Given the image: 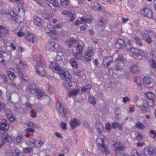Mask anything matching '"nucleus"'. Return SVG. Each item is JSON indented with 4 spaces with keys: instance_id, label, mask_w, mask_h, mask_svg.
I'll return each instance as SVG.
<instances>
[{
    "instance_id": "obj_1",
    "label": "nucleus",
    "mask_w": 156,
    "mask_h": 156,
    "mask_svg": "<svg viewBox=\"0 0 156 156\" xmlns=\"http://www.w3.org/2000/svg\"><path fill=\"white\" fill-rule=\"evenodd\" d=\"M106 140L105 136L102 135H99L96 140V142L99 148L101 149L103 153L105 154L109 153V150L105 142Z\"/></svg>"
},
{
    "instance_id": "obj_2",
    "label": "nucleus",
    "mask_w": 156,
    "mask_h": 156,
    "mask_svg": "<svg viewBox=\"0 0 156 156\" xmlns=\"http://www.w3.org/2000/svg\"><path fill=\"white\" fill-rule=\"evenodd\" d=\"M37 58V60L35 61L37 64L35 66L36 72L37 75L40 76H45L46 74V72L44 68V65L40 61V59L39 57Z\"/></svg>"
},
{
    "instance_id": "obj_3",
    "label": "nucleus",
    "mask_w": 156,
    "mask_h": 156,
    "mask_svg": "<svg viewBox=\"0 0 156 156\" xmlns=\"http://www.w3.org/2000/svg\"><path fill=\"white\" fill-rule=\"evenodd\" d=\"M84 45L82 42H79L76 47V52H73L74 57L78 60H81L82 58V52Z\"/></svg>"
},
{
    "instance_id": "obj_4",
    "label": "nucleus",
    "mask_w": 156,
    "mask_h": 156,
    "mask_svg": "<svg viewBox=\"0 0 156 156\" xmlns=\"http://www.w3.org/2000/svg\"><path fill=\"white\" fill-rule=\"evenodd\" d=\"M116 60L117 63L114 66V68L118 71H121L125 66V63L126 62V59L123 58L122 56L119 55Z\"/></svg>"
},
{
    "instance_id": "obj_5",
    "label": "nucleus",
    "mask_w": 156,
    "mask_h": 156,
    "mask_svg": "<svg viewBox=\"0 0 156 156\" xmlns=\"http://www.w3.org/2000/svg\"><path fill=\"white\" fill-rule=\"evenodd\" d=\"M94 48L93 47H88L85 51L83 57V60L86 62H90L91 60V56L94 55Z\"/></svg>"
},
{
    "instance_id": "obj_6",
    "label": "nucleus",
    "mask_w": 156,
    "mask_h": 156,
    "mask_svg": "<svg viewBox=\"0 0 156 156\" xmlns=\"http://www.w3.org/2000/svg\"><path fill=\"white\" fill-rule=\"evenodd\" d=\"M62 84L68 89H74L77 87V83L75 82H72L70 77L63 81Z\"/></svg>"
},
{
    "instance_id": "obj_7",
    "label": "nucleus",
    "mask_w": 156,
    "mask_h": 156,
    "mask_svg": "<svg viewBox=\"0 0 156 156\" xmlns=\"http://www.w3.org/2000/svg\"><path fill=\"white\" fill-rule=\"evenodd\" d=\"M56 106L57 111L59 112L61 117L62 118L65 117L66 115L68 112V109L66 108L63 106L59 102H58L56 104Z\"/></svg>"
},
{
    "instance_id": "obj_8",
    "label": "nucleus",
    "mask_w": 156,
    "mask_h": 156,
    "mask_svg": "<svg viewBox=\"0 0 156 156\" xmlns=\"http://www.w3.org/2000/svg\"><path fill=\"white\" fill-rule=\"evenodd\" d=\"M144 84L148 88H152L154 86V84L152 79L148 76H145L143 79Z\"/></svg>"
},
{
    "instance_id": "obj_9",
    "label": "nucleus",
    "mask_w": 156,
    "mask_h": 156,
    "mask_svg": "<svg viewBox=\"0 0 156 156\" xmlns=\"http://www.w3.org/2000/svg\"><path fill=\"white\" fill-rule=\"evenodd\" d=\"M58 72L56 73H58L61 78L63 80V81L67 79L70 77V75L69 73L65 70L62 68H60L58 70Z\"/></svg>"
},
{
    "instance_id": "obj_10",
    "label": "nucleus",
    "mask_w": 156,
    "mask_h": 156,
    "mask_svg": "<svg viewBox=\"0 0 156 156\" xmlns=\"http://www.w3.org/2000/svg\"><path fill=\"white\" fill-rule=\"evenodd\" d=\"M26 38L30 42L35 43L37 42V37L34 34L28 33L26 35Z\"/></svg>"
},
{
    "instance_id": "obj_11",
    "label": "nucleus",
    "mask_w": 156,
    "mask_h": 156,
    "mask_svg": "<svg viewBox=\"0 0 156 156\" xmlns=\"http://www.w3.org/2000/svg\"><path fill=\"white\" fill-rule=\"evenodd\" d=\"M9 128V125L6 120L4 119H0V130L4 132L7 131Z\"/></svg>"
},
{
    "instance_id": "obj_12",
    "label": "nucleus",
    "mask_w": 156,
    "mask_h": 156,
    "mask_svg": "<svg viewBox=\"0 0 156 156\" xmlns=\"http://www.w3.org/2000/svg\"><path fill=\"white\" fill-rule=\"evenodd\" d=\"M141 14L145 17H147L149 18L152 17L153 12L150 9L148 8H144L141 10Z\"/></svg>"
},
{
    "instance_id": "obj_13",
    "label": "nucleus",
    "mask_w": 156,
    "mask_h": 156,
    "mask_svg": "<svg viewBox=\"0 0 156 156\" xmlns=\"http://www.w3.org/2000/svg\"><path fill=\"white\" fill-rule=\"evenodd\" d=\"M34 24L38 27H42L44 25V20L37 16L34 17Z\"/></svg>"
},
{
    "instance_id": "obj_14",
    "label": "nucleus",
    "mask_w": 156,
    "mask_h": 156,
    "mask_svg": "<svg viewBox=\"0 0 156 156\" xmlns=\"http://www.w3.org/2000/svg\"><path fill=\"white\" fill-rule=\"evenodd\" d=\"M139 53V49L137 48H132L130 49L129 53L130 55L138 59V58H139L140 56Z\"/></svg>"
},
{
    "instance_id": "obj_15",
    "label": "nucleus",
    "mask_w": 156,
    "mask_h": 156,
    "mask_svg": "<svg viewBox=\"0 0 156 156\" xmlns=\"http://www.w3.org/2000/svg\"><path fill=\"white\" fill-rule=\"evenodd\" d=\"M34 94L36 95L38 99H40L43 97L46 96V93L43 89L38 88L36 90V93Z\"/></svg>"
},
{
    "instance_id": "obj_16",
    "label": "nucleus",
    "mask_w": 156,
    "mask_h": 156,
    "mask_svg": "<svg viewBox=\"0 0 156 156\" xmlns=\"http://www.w3.org/2000/svg\"><path fill=\"white\" fill-rule=\"evenodd\" d=\"M46 2L50 7L52 8L53 6L55 7L52 9L54 10H55L56 8L59 7V4L57 0H46Z\"/></svg>"
},
{
    "instance_id": "obj_17",
    "label": "nucleus",
    "mask_w": 156,
    "mask_h": 156,
    "mask_svg": "<svg viewBox=\"0 0 156 156\" xmlns=\"http://www.w3.org/2000/svg\"><path fill=\"white\" fill-rule=\"evenodd\" d=\"M113 146L115 147L114 149L116 153H117L118 151H124L125 149V146L121 143L118 142L115 143L113 145Z\"/></svg>"
},
{
    "instance_id": "obj_18",
    "label": "nucleus",
    "mask_w": 156,
    "mask_h": 156,
    "mask_svg": "<svg viewBox=\"0 0 156 156\" xmlns=\"http://www.w3.org/2000/svg\"><path fill=\"white\" fill-rule=\"evenodd\" d=\"M8 77L9 79L11 80H13L16 77L15 74V71L13 69L10 68L7 70Z\"/></svg>"
},
{
    "instance_id": "obj_19",
    "label": "nucleus",
    "mask_w": 156,
    "mask_h": 156,
    "mask_svg": "<svg viewBox=\"0 0 156 156\" xmlns=\"http://www.w3.org/2000/svg\"><path fill=\"white\" fill-rule=\"evenodd\" d=\"M16 16V13H15L13 10H10L8 11L7 16L6 17L10 20H14Z\"/></svg>"
},
{
    "instance_id": "obj_20",
    "label": "nucleus",
    "mask_w": 156,
    "mask_h": 156,
    "mask_svg": "<svg viewBox=\"0 0 156 156\" xmlns=\"http://www.w3.org/2000/svg\"><path fill=\"white\" fill-rule=\"evenodd\" d=\"M49 67L52 71L55 73L58 72V70L60 68L58 64L55 62H51Z\"/></svg>"
},
{
    "instance_id": "obj_21",
    "label": "nucleus",
    "mask_w": 156,
    "mask_h": 156,
    "mask_svg": "<svg viewBox=\"0 0 156 156\" xmlns=\"http://www.w3.org/2000/svg\"><path fill=\"white\" fill-rule=\"evenodd\" d=\"M2 142L3 144H5L6 142L11 143L12 141V137L7 133H5L3 135L2 137Z\"/></svg>"
},
{
    "instance_id": "obj_22",
    "label": "nucleus",
    "mask_w": 156,
    "mask_h": 156,
    "mask_svg": "<svg viewBox=\"0 0 156 156\" xmlns=\"http://www.w3.org/2000/svg\"><path fill=\"white\" fill-rule=\"evenodd\" d=\"M103 62L104 63H106V66L108 67L110 66L111 63L113 62V58L110 56H107L104 58Z\"/></svg>"
},
{
    "instance_id": "obj_23",
    "label": "nucleus",
    "mask_w": 156,
    "mask_h": 156,
    "mask_svg": "<svg viewBox=\"0 0 156 156\" xmlns=\"http://www.w3.org/2000/svg\"><path fill=\"white\" fill-rule=\"evenodd\" d=\"M28 88L31 93L34 94L36 93V91L38 88L35 85L32 83H30L27 85Z\"/></svg>"
},
{
    "instance_id": "obj_24",
    "label": "nucleus",
    "mask_w": 156,
    "mask_h": 156,
    "mask_svg": "<svg viewBox=\"0 0 156 156\" xmlns=\"http://www.w3.org/2000/svg\"><path fill=\"white\" fill-rule=\"evenodd\" d=\"M9 31L5 27L0 25V35L6 36L8 35Z\"/></svg>"
},
{
    "instance_id": "obj_25",
    "label": "nucleus",
    "mask_w": 156,
    "mask_h": 156,
    "mask_svg": "<svg viewBox=\"0 0 156 156\" xmlns=\"http://www.w3.org/2000/svg\"><path fill=\"white\" fill-rule=\"evenodd\" d=\"M68 94L69 97L74 98L76 96L79 94V90L77 89L76 90L69 91L68 92Z\"/></svg>"
},
{
    "instance_id": "obj_26",
    "label": "nucleus",
    "mask_w": 156,
    "mask_h": 156,
    "mask_svg": "<svg viewBox=\"0 0 156 156\" xmlns=\"http://www.w3.org/2000/svg\"><path fill=\"white\" fill-rule=\"evenodd\" d=\"M115 45L116 47L118 48H121L125 47L124 40L122 39L118 40L116 43Z\"/></svg>"
},
{
    "instance_id": "obj_27",
    "label": "nucleus",
    "mask_w": 156,
    "mask_h": 156,
    "mask_svg": "<svg viewBox=\"0 0 156 156\" xmlns=\"http://www.w3.org/2000/svg\"><path fill=\"white\" fill-rule=\"evenodd\" d=\"M70 124L72 129L75 128L77 126L80 125L79 120L76 119L71 120Z\"/></svg>"
},
{
    "instance_id": "obj_28",
    "label": "nucleus",
    "mask_w": 156,
    "mask_h": 156,
    "mask_svg": "<svg viewBox=\"0 0 156 156\" xmlns=\"http://www.w3.org/2000/svg\"><path fill=\"white\" fill-rule=\"evenodd\" d=\"M155 150H156L155 148H153L151 147L147 148L144 149V153L146 155H151L155 151Z\"/></svg>"
},
{
    "instance_id": "obj_29",
    "label": "nucleus",
    "mask_w": 156,
    "mask_h": 156,
    "mask_svg": "<svg viewBox=\"0 0 156 156\" xmlns=\"http://www.w3.org/2000/svg\"><path fill=\"white\" fill-rule=\"evenodd\" d=\"M139 57L138 58V59H141L143 57H144L146 58H147L149 55L147 53L141 50H139Z\"/></svg>"
},
{
    "instance_id": "obj_30",
    "label": "nucleus",
    "mask_w": 156,
    "mask_h": 156,
    "mask_svg": "<svg viewBox=\"0 0 156 156\" xmlns=\"http://www.w3.org/2000/svg\"><path fill=\"white\" fill-rule=\"evenodd\" d=\"M134 40L137 46L140 47L143 46L141 39L140 37L135 36L134 37Z\"/></svg>"
},
{
    "instance_id": "obj_31",
    "label": "nucleus",
    "mask_w": 156,
    "mask_h": 156,
    "mask_svg": "<svg viewBox=\"0 0 156 156\" xmlns=\"http://www.w3.org/2000/svg\"><path fill=\"white\" fill-rule=\"evenodd\" d=\"M7 56L6 53L2 51H0V62L2 63L5 61V58Z\"/></svg>"
},
{
    "instance_id": "obj_32",
    "label": "nucleus",
    "mask_w": 156,
    "mask_h": 156,
    "mask_svg": "<svg viewBox=\"0 0 156 156\" xmlns=\"http://www.w3.org/2000/svg\"><path fill=\"white\" fill-rule=\"evenodd\" d=\"M58 45L55 43L54 41H49L48 43L46 45V47L48 49H51L52 48H56V46Z\"/></svg>"
},
{
    "instance_id": "obj_33",
    "label": "nucleus",
    "mask_w": 156,
    "mask_h": 156,
    "mask_svg": "<svg viewBox=\"0 0 156 156\" xmlns=\"http://www.w3.org/2000/svg\"><path fill=\"white\" fill-rule=\"evenodd\" d=\"M76 42V40L73 38H72L67 41L66 42V44L67 47L69 48H70Z\"/></svg>"
},
{
    "instance_id": "obj_34",
    "label": "nucleus",
    "mask_w": 156,
    "mask_h": 156,
    "mask_svg": "<svg viewBox=\"0 0 156 156\" xmlns=\"http://www.w3.org/2000/svg\"><path fill=\"white\" fill-rule=\"evenodd\" d=\"M138 107L141 111L144 113H148L149 112V109L144 105L138 106Z\"/></svg>"
},
{
    "instance_id": "obj_35",
    "label": "nucleus",
    "mask_w": 156,
    "mask_h": 156,
    "mask_svg": "<svg viewBox=\"0 0 156 156\" xmlns=\"http://www.w3.org/2000/svg\"><path fill=\"white\" fill-rule=\"evenodd\" d=\"M136 127L138 129L143 130L145 128V126L144 124L139 121L137 122L136 124Z\"/></svg>"
},
{
    "instance_id": "obj_36",
    "label": "nucleus",
    "mask_w": 156,
    "mask_h": 156,
    "mask_svg": "<svg viewBox=\"0 0 156 156\" xmlns=\"http://www.w3.org/2000/svg\"><path fill=\"white\" fill-rule=\"evenodd\" d=\"M35 139L31 138L26 142L27 144L32 147H35Z\"/></svg>"
},
{
    "instance_id": "obj_37",
    "label": "nucleus",
    "mask_w": 156,
    "mask_h": 156,
    "mask_svg": "<svg viewBox=\"0 0 156 156\" xmlns=\"http://www.w3.org/2000/svg\"><path fill=\"white\" fill-rule=\"evenodd\" d=\"M5 114L8 119L13 118H12V113L9 109H6L5 111Z\"/></svg>"
},
{
    "instance_id": "obj_38",
    "label": "nucleus",
    "mask_w": 156,
    "mask_h": 156,
    "mask_svg": "<svg viewBox=\"0 0 156 156\" xmlns=\"http://www.w3.org/2000/svg\"><path fill=\"white\" fill-rule=\"evenodd\" d=\"M130 69L131 72L135 73L138 71V66L136 65H133L130 67Z\"/></svg>"
},
{
    "instance_id": "obj_39",
    "label": "nucleus",
    "mask_w": 156,
    "mask_h": 156,
    "mask_svg": "<svg viewBox=\"0 0 156 156\" xmlns=\"http://www.w3.org/2000/svg\"><path fill=\"white\" fill-rule=\"evenodd\" d=\"M70 63L73 68L74 69L77 68L78 65L76 63V60L74 58H72L70 59Z\"/></svg>"
},
{
    "instance_id": "obj_40",
    "label": "nucleus",
    "mask_w": 156,
    "mask_h": 156,
    "mask_svg": "<svg viewBox=\"0 0 156 156\" xmlns=\"http://www.w3.org/2000/svg\"><path fill=\"white\" fill-rule=\"evenodd\" d=\"M96 127L100 132H101L103 130L104 126L103 124L100 122H97L96 124Z\"/></svg>"
},
{
    "instance_id": "obj_41",
    "label": "nucleus",
    "mask_w": 156,
    "mask_h": 156,
    "mask_svg": "<svg viewBox=\"0 0 156 156\" xmlns=\"http://www.w3.org/2000/svg\"><path fill=\"white\" fill-rule=\"evenodd\" d=\"M147 97L149 100H153L155 97L154 94L151 92H148L146 94Z\"/></svg>"
},
{
    "instance_id": "obj_42",
    "label": "nucleus",
    "mask_w": 156,
    "mask_h": 156,
    "mask_svg": "<svg viewBox=\"0 0 156 156\" xmlns=\"http://www.w3.org/2000/svg\"><path fill=\"white\" fill-rule=\"evenodd\" d=\"M14 21H15L18 23H21L22 22L23 20L24 17L23 16H20L16 15V17Z\"/></svg>"
},
{
    "instance_id": "obj_43",
    "label": "nucleus",
    "mask_w": 156,
    "mask_h": 156,
    "mask_svg": "<svg viewBox=\"0 0 156 156\" xmlns=\"http://www.w3.org/2000/svg\"><path fill=\"white\" fill-rule=\"evenodd\" d=\"M135 82L137 85L141 86L142 84V79L140 76H137L135 79Z\"/></svg>"
},
{
    "instance_id": "obj_44",
    "label": "nucleus",
    "mask_w": 156,
    "mask_h": 156,
    "mask_svg": "<svg viewBox=\"0 0 156 156\" xmlns=\"http://www.w3.org/2000/svg\"><path fill=\"white\" fill-rule=\"evenodd\" d=\"M89 101L90 103L93 105L94 106L96 104V100L93 96H90L89 97Z\"/></svg>"
},
{
    "instance_id": "obj_45",
    "label": "nucleus",
    "mask_w": 156,
    "mask_h": 156,
    "mask_svg": "<svg viewBox=\"0 0 156 156\" xmlns=\"http://www.w3.org/2000/svg\"><path fill=\"white\" fill-rule=\"evenodd\" d=\"M44 144V142L40 140H35V147H40Z\"/></svg>"
},
{
    "instance_id": "obj_46",
    "label": "nucleus",
    "mask_w": 156,
    "mask_h": 156,
    "mask_svg": "<svg viewBox=\"0 0 156 156\" xmlns=\"http://www.w3.org/2000/svg\"><path fill=\"white\" fill-rule=\"evenodd\" d=\"M27 124V125L29 127L31 128H37L38 126V125L37 124L30 121L28 122Z\"/></svg>"
},
{
    "instance_id": "obj_47",
    "label": "nucleus",
    "mask_w": 156,
    "mask_h": 156,
    "mask_svg": "<svg viewBox=\"0 0 156 156\" xmlns=\"http://www.w3.org/2000/svg\"><path fill=\"white\" fill-rule=\"evenodd\" d=\"M19 75L21 77L22 80H23L24 81H27L29 80L28 76L23 73H20L19 74Z\"/></svg>"
},
{
    "instance_id": "obj_48",
    "label": "nucleus",
    "mask_w": 156,
    "mask_h": 156,
    "mask_svg": "<svg viewBox=\"0 0 156 156\" xmlns=\"http://www.w3.org/2000/svg\"><path fill=\"white\" fill-rule=\"evenodd\" d=\"M150 63L151 66L152 68H156V62L153 59H152L150 60Z\"/></svg>"
},
{
    "instance_id": "obj_49",
    "label": "nucleus",
    "mask_w": 156,
    "mask_h": 156,
    "mask_svg": "<svg viewBox=\"0 0 156 156\" xmlns=\"http://www.w3.org/2000/svg\"><path fill=\"white\" fill-rule=\"evenodd\" d=\"M12 2H15L19 5H23L24 4V2L23 0H9Z\"/></svg>"
},
{
    "instance_id": "obj_50",
    "label": "nucleus",
    "mask_w": 156,
    "mask_h": 156,
    "mask_svg": "<svg viewBox=\"0 0 156 156\" xmlns=\"http://www.w3.org/2000/svg\"><path fill=\"white\" fill-rule=\"evenodd\" d=\"M91 88V86L90 85H88L85 87H82L81 89V91L84 92L87 91L88 90H90Z\"/></svg>"
},
{
    "instance_id": "obj_51",
    "label": "nucleus",
    "mask_w": 156,
    "mask_h": 156,
    "mask_svg": "<svg viewBox=\"0 0 156 156\" xmlns=\"http://www.w3.org/2000/svg\"><path fill=\"white\" fill-rule=\"evenodd\" d=\"M57 33V31L55 29H52V30H51V31L50 33L48 35L51 37H53V36L56 35Z\"/></svg>"
},
{
    "instance_id": "obj_52",
    "label": "nucleus",
    "mask_w": 156,
    "mask_h": 156,
    "mask_svg": "<svg viewBox=\"0 0 156 156\" xmlns=\"http://www.w3.org/2000/svg\"><path fill=\"white\" fill-rule=\"evenodd\" d=\"M145 102L146 103H145V104H146L147 106L150 107H152L154 105V102L153 100H150V101H145Z\"/></svg>"
},
{
    "instance_id": "obj_53",
    "label": "nucleus",
    "mask_w": 156,
    "mask_h": 156,
    "mask_svg": "<svg viewBox=\"0 0 156 156\" xmlns=\"http://www.w3.org/2000/svg\"><path fill=\"white\" fill-rule=\"evenodd\" d=\"M11 153L12 156H19V152L17 150H13Z\"/></svg>"
},
{
    "instance_id": "obj_54",
    "label": "nucleus",
    "mask_w": 156,
    "mask_h": 156,
    "mask_svg": "<svg viewBox=\"0 0 156 156\" xmlns=\"http://www.w3.org/2000/svg\"><path fill=\"white\" fill-rule=\"evenodd\" d=\"M60 126L64 130H66L67 129V124L65 122H61L60 123Z\"/></svg>"
},
{
    "instance_id": "obj_55",
    "label": "nucleus",
    "mask_w": 156,
    "mask_h": 156,
    "mask_svg": "<svg viewBox=\"0 0 156 156\" xmlns=\"http://www.w3.org/2000/svg\"><path fill=\"white\" fill-rule=\"evenodd\" d=\"M0 77L2 78L3 80V81L4 83H7L8 80L6 75L4 73H1L0 75Z\"/></svg>"
},
{
    "instance_id": "obj_56",
    "label": "nucleus",
    "mask_w": 156,
    "mask_h": 156,
    "mask_svg": "<svg viewBox=\"0 0 156 156\" xmlns=\"http://www.w3.org/2000/svg\"><path fill=\"white\" fill-rule=\"evenodd\" d=\"M62 14L64 15H66L67 17H69L71 15L70 12L67 10L63 11L62 12Z\"/></svg>"
},
{
    "instance_id": "obj_57",
    "label": "nucleus",
    "mask_w": 156,
    "mask_h": 156,
    "mask_svg": "<svg viewBox=\"0 0 156 156\" xmlns=\"http://www.w3.org/2000/svg\"><path fill=\"white\" fill-rule=\"evenodd\" d=\"M73 74L75 76H79L81 74V71L79 69H75L73 71Z\"/></svg>"
},
{
    "instance_id": "obj_58",
    "label": "nucleus",
    "mask_w": 156,
    "mask_h": 156,
    "mask_svg": "<svg viewBox=\"0 0 156 156\" xmlns=\"http://www.w3.org/2000/svg\"><path fill=\"white\" fill-rule=\"evenodd\" d=\"M145 35L147 37L146 38H144L145 41L149 44H150L151 41V37L150 36H148L149 35L147 34H145Z\"/></svg>"
},
{
    "instance_id": "obj_59",
    "label": "nucleus",
    "mask_w": 156,
    "mask_h": 156,
    "mask_svg": "<svg viewBox=\"0 0 156 156\" xmlns=\"http://www.w3.org/2000/svg\"><path fill=\"white\" fill-rule=\"evenodd\" d=\"M120 126L121 124H119L118 123L116 122H114L112 124V127L113 128L116 129Z\"/></svg>"
},
{
    "instance_id": "obj_60",
    "label": "nucleus",
    "mask_w": 156,
    "mask_h": 156,
    "mask_svg": "<svg viewBox=\"0 0 156 156\" xmlns=\"http://www.w3.org/2000/svg\"><path fill=\"white\" fill-rule=\"evenodd\" d=\"M143 135L140 133L138 134L137 135L136 137V140H141L143 139Z\"/></svg>"
},
{
    "instance_id": "obj_61",
    "label": "nucleus",
    "mask_w": 156,
    "mask_h": 156,
    "mask_svg": "<svg viewBox=\"0 0 156 156\" xmlns=\"http://www.w3.org/2000/svg\"><path fill=\"white\" fill-rule=\"evenodd\" d=\"M81 20L83 22H87V23H90L91 22V20L90 19H87L84 17H81L80 18Z\"/></svg>"
},
{
    "instance_id": "obj_62",
    "label": "nucleus",
    "mask_w": 156,
    "mask_h": 156,
    "mask_svg": "<svg viewBox=\"0 0 156 156\" xmlns=\"http://www.w3.org/2000/svg\"><path fill=\"white\" fill-rule=\"evenodd\" d=\"M69 2L68 0H64L61 2V4L63 6H66Z\"/></svg>"
},
{
    "instance_id": "obj_63",
    "label": "nucleus",
    "mask_w": 156,
    "mask_h": 156,
    "mask_svg": "<svg viewBox=\"0 0 156 156\" xmlns=\"http://www.w3.org/2000/svg\"><path fill=\"white\" fill-rule=\"evenodd\" d=\"M111 126L110 125V123L109 122L107 123L105 126V129L106 130L108 131H109L111 129Z\"/></svg>"
},
{
    "instance_id": "obj_64",
    "label": "nucleus",
    "mask_w": 156,
    "mask_h": 156,
    "mask_svg": "<svg viewBox=\"0 0 156 156\" xmlns=\"http://www.w3.org/2000/svg\"><path fill=\"white\" fill-rule=\"evenodd\" d=\"M42 17L46 20H48L49 18V15L46 12H44L43 13Z\"/></svg>"
}]
</instances>
